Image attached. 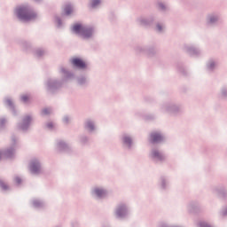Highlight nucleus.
<instances>
[{
  "instance_id": "nucleus-47",
  "label": "nucleus",
  "mask_w": 227,
  "mask_h": 227,
  "mask_svg": "<svg viewBox=\"0 0 227 227\" xmlns=\"http://www.w3.org/2000/svg\"><path fill=\"white\" fill-rule=\"evenodd\" d=\"M160 227H172V226L161 225Z\"/></svg>"
},
{
  "instance_id": "nucleus-6",
  "label": "nucleus",
  "mask_w": 227,
  "mask_h": 227,
  "mask_svg": "<svg viewBox=\"0 0 227 227\" xmlns=\"http://www.w3.org/2000/svg\"><path fill=\"white\" fill-rule=\"evenodd\" d=\"M130 212V209L129 207V205L125 202H121L116 205L114 210V215L116 219H125L126 217H129V214Z\"/></svg>"
},
{
  "instance_id": "nucleus-42",
  "label": "nucleus",
  "mask_w": 227,
  "mask_h": 227,
  "mask_svg": "<svg viewBox=\"0 0 227 227\" xmlns=\"http://www.w3.org/2000/svg\"><path fill=\"white\" fill-rule=\"evenodd\" d=\"M46 128L48 129V130H54V123L52 121L47 122Z\"/></svg>"
},
{
  "instance_id": "nucleus-19",
  "label": "nucleus",
  "mask_w": 227,
  "mask_h": 227,
  "mask_svg": "<svg viewBox=\"0 0 227 227\" xmlns=\"http://www.w3.org/2000/svg\"><path fill=\"white\" fill-rule=\"evenodd\" d=\"M211 192L213 194H215V196H218L219 198H226V189H224V186L222 185H216L211 187Z\"/></svg>"
},
{
  "instance_id": "nucleus-40",
  "label": "nucleus",
  "mask_w": 227,
  "mask_h": 227,
  "mask_svg": "<svg viewBox=\"0 0 227 227\" xmlns=\"http://www.w3.org/2000/svg\"><path fill=\"white\" fill-rule=\"evenodd\" d=\"M20 100L21 102H23L24 104H27V102H29V96L28 95H22L20 97Z\"/></svg>"
},
{
  "instance_id": "nucleus-43",
  "label": "nucleus",
  "mask_w": 227,
  "mask_h": 227,
  "mask_svg": "<svg viewBox=\"0 0 227 227\" xmlns=\"http://www.w3.org/2000/svg\"><path fill=\"white\" fill-rule=\"evenodd\" d=\"M14 182L18 185H20L22 184V178H20L19 176H17L14 177Z\"/></svg>"
},
{
  "instance_id": "nucleus-39",
  "label": "nucleus",
  "mask_w": 227,
  "mask_h": 227,
  "mask_svg": "<svg viewBox=\"0 0 227 227\" xmlns=\"http://www.w3.org/2000/svg\"><path fill=\"white\" fill-rule=\"evenodd\" d=\"M6 128V118H0V130H4Z\"/></svg>"
},
{
  "instance_id": "nucleus-4",
  "label": "nucleus",
  "mask_w": 227,
  "mask_h": 227,
  "mask_svg": "<svg viewBox=\"0 0 227 227\" xmlns=\"http://www.w3.org/2000/svg\"><path fill=\"white\" fill-rule=\"evenodd\" d=\"M161 113H168V114H179L184 111V106L175 102H165L160 106Z\"/></svg>"
},
{
  "instance_id": "nucleus-41",
  "label": "nucleus",
  "mask_w": 227,
  "mask_h": 227,
  "mask_svg": "<svg viewBox=\"0 0 227 227\" xmlns=\"http://www.w3.org/2000/svg\"><path fill=\"white\" fill-rule=\"evenodd\" d=\"M70 120H71L70 116L65 115V116L63 117V119H62V121H63V123H64L65 125H68V123H70Z\"/></svg>"
},
{
  "instance_id": "nucleus-15",
  "label": "nucleus",
  "mask_w": 227,
  "mask_h": 227,
  "mask_svg": "<svg viewBox=\"0 0 227 227\" xmlns=\"http://www.w3.org/2000/svg\"><path fill=\"white\" fill-rule=\"evenodd\" d=\"M184 51L190 56H201V50L194 44H184Z\"/></svg>"
},
{
  "instance_id": "nucleus-11",
  "label": "nucleus",
  "mask_w": 227,
  "mask_h": 227,
  "mask_svg": "<svg viewBox=\"0 0 227 227\" xmlns=\"http://www.w3.org/2000/svg\"><path fill=\"white\" fill-rule=\"evenodd\" d=\"M31 121H33V116L30 114L25 115L22 118L21 122L18 123V130H21V132H27L31 127Z\"/></svg>"
},
{
  "instance_id": "nucleus-20",
  "label": "nucleus",
  "mask_w": 227,
  "mask_h": 227,
  "mask_svg": "<svg viewBox=\"0 0 227 227\" xmlns=\"http://www.w3.org/2000/svg\"><path fill=\"white\" fill-rule=\"evenodd\" d=\"M4 104L12 111L13 116H17L19 113L17 112V109L15 108V104L13 103V100H12V98L10 97H5L4 98Z\"/></svg>"
},
{
  "instance_id": "nucleus-33",
  "label": "nucleus",
  "mask_w": 227,
  "mask_h": 227,
  "mask_svg": "<svg viewBox=\"0 0 227 227\" xmlns=\"http://www.w3.org/2000/svg\"><path fill=\"white\" fill-rule=\"evenodd\" d=\"M55 24H56L57 27H59V28L63 27V20H61V18L59 16L55 17Z\"/></svg>"
},
{
  "instance_id": "nucleus-5",
  "label": "nucleus",
  "mask_w": 227,
  "mask_h": 227,
  "mask_svg": "<svg viewBox=\"0 0 227 227\" xmlns=\"http://www.w3.org/2000/svg\"><path fill=\"white\" fill-rule=\"evenodd\" d=\"M149 158L154 164H162V162H166V154L160 147H152Z\"/></svg>"
},
{
  "instance_id": "nucleus-45",
  "label": "nucleus",
  "mask_w": 227,
  "mask_h": 227,
  "mask_svg": "<svg viewBox=\"0 0 227 227\" xmlns=\"http://www.w3.org/2000/svg\"><path fill=\"white\" fill-rule=\"evenodd\" d=\"M153 118H155L153 115H152L151 117H146V120H153Z\"/></svg>"
},
{
  "instance_id": "nucleus-35",
  "label": "nucleus",
  "mask_w": 227,
  "mask_h": 227,
  "mask_svg": "<svg viewBox=\"0 0 227 227\" xmlns=\"http://www.w3.org/2000/svg\"><path fill=\"white\" fill-rule=\"evenodd\" d=\"M20 43L23 51H27V49H30L31 47V43H27V41H21Z\"/></svg>"
},
{
  "instance_id": "nucleus-18",
  "label": "nucleus",
  "mask_w": 227,
  "mask_h": 227,
  "mask_svg": "<svg viewBox=\"0 0 227 227\" xmlns=\"http://www.w3.org/2000/svg\"><path fill=\"white\" fill-rule=\"evenodd\" d=\"M71 64L73 67H74V68H77L78 70L88 69V64H86L82 59L74 58L71 59Z\"/></svg>"
},
{
  "instance_id": "nucleus-13",
  "label": "nucleus",
  "mask_w": 227,
  "mask_h": 227,
  "mask_svg": "<svg viewBox=\"0 0 227 227\" xmlns=\"http://www.w3.org/2000/svg\"><path fill=\"white\" fill-rule=\"evenodd\" d=\"M164 139V134L160 131H153L149 136V143L151 145H160V143H163Z\"/></svg>"
},
{
  "instance_id": "nucleus-14",
  "label": "nucleus",
  "mask_w": 227,
  "mask_h": 227,
  "mask_svg": "<svg viewBox=\"0 0 227 227\" xmlns=\"http://www.w3.org/2000/svg\"><path fill=\"white\" fill-rule=\"evenodd\" d=\"M29 171L31 175H40L42 173V163L36 159L31 160L29 163Z\"/></svg>"
},
{
  "instance_id": "nucleus-27",
  "label": "nucleus",
  "mask_w": 227,
  "mask_h": 227,
  "mask_svg": "<svg viewBox=\"0 0 227 227\" xmlns=\"http://www.w3.org/2000/svg\"><path fill=\"white\" fill-rule=\"evenodd\" d=\"M198 208H200V203H198L196 201H192L188 204V210L190 212H196V210H198Z\"/></svg>"
},
{
  "instance_id": "nucleus-32",
  "label": "nucleus",
  "mask_w": 227,
  "mask_h": 227,
  "mask_svg": "<svg viewBox=\"0 0 227 227\" xmlns=\"http://www.w3.org/2000/svg\"><path fill=\"white\" fill-rule=\"evenodd\" d=\"M34 53H35V56H36V58H42V56L45 54V50L42 48H37L34 51Z\"/></svg>"
},
{
  "instance_id": "nucleus-44",
  "label": "nucleus",
  "mask_w": 227,
  "mask_h": 227,
  "mask_svg": "<svg viewBox=\"0 0 227 227\" xmlns=\"http://www.w3.org/2000/svg\"><path fill=\"white\" fill-rule=\"evenodd\" d=\"M221 215H223V217H225V215H227V207L223 208L221 210L220 212Z\"/></svg>"
},
{
  "instance_id": "nucleus-16",
  "label": "nucleus",
  "mask_w": 227,
  "mask_h": 227,
  "mask_svg": "<svg viewBox=\"0 0 227 227\" xmlns=\"http://www.w3.org/2000/svg\"><path fill=\"white\" fill-rule=\"evenodd\" d=\"M137 54H145L146 56H153L155 54V48L153 46H137L136 48Z\"/></svg>"
},
{
  "instance_id": "nucleus-38",
  "label": "nucleus",
  "mask_w": 227,
  "mask_h": 227,
  "mask_svg": "<svg viewBox=\"0 0 227 227\" xmlns=\"http://www.w3.org/2000/svg\"><path fill=\"white\" fill-rule=\"evenodd\" d=\"M52 113V109L51 108H43L41 111V116H48V114H51Z\"/></svg>"
},
{
  "instance_id": "nucleus-17",
  "label": "nucleus",
  "mask_w": 227,
  "mask_h": 227,
  "mask_svg": "<svg viewBox=\"0 0 227 227\" xmlns=\"http://www.w3.org/2000/svg\"><path fill=\"white\" fill-rule=\"evenodd\" d=\"M219 67V60L217 59H210L206 64V70L208 74H214Z\"/></svg>"
},
{
  "instance_id": "nucleus-21",
  "label": "nucleus",
  "mask_w": 227,
  "mask_h": 227,
  "mask_svg": "<svg viewBox=\"0 0 227 227\" xmlns=\"http://www.w3.org/2000/svg\"><path fill=\"white\" fill-rule=\"evenodd\" d=\"M56 149L58 150V152H65L67 153L70 152V146L68 145V144H67L65 140H61V139L57 140Z\"/></svg>"
},
{
  "instance_id": "nucleus-29",
  "label": "nucleus",
  "mask_w": 227,
  "mask_h": 227,
  "mask_svg": "<svg viewBox=\"0 0 227 227\" xmlns=\"http://www.w3.org/2000/svg\"><path fill=\"white\" fill-rule=\"evenodd\" d=\"M100 4H102V0H90L89 3V7H90L92 10H95L100 6Z\"/></svg>"
},
{
  "instance_id": "nucleus-28",
  "label": "nucleus",
  "mask_w": 227,
  "mask_h": 227,
  "mask_svg": "<svg viewBox=\"0 0 227 227\" xmlns=\"http://www.w3.org/2000/svg\"><path fill=\"white\" fill-rule=\"evenodd\" d=\"M79 142L82 145V146H86L90 145V137L86 135H82L79 137Z\"/></svg>"
},
{
  "instance_id": "nucleus-34",
  "label": "nucleus",
  "mask_w": 227,
  "mask_h": 227,
  "mask_svg": "<svg viewBox=\"0 0 227 227\" xmlns=\"http://www.w3.org/2000/svg\"><path fill=\"white\" fill-rule=\"evenodd\" d=\"M177 71L183 75H187V71L185 70V67L182 64L177 65Z\"/></svg>"
},
{
  "instance_id": "nucleus-36",
  "label": "nucleus",
  "mask_w": 227,
  "mask_h": 227,
  "mask_svg": "<svg viewBox=\"0 0 227 227\" xmlns=\"http://www.w3.org/2000/svg\"><path fill=\"white\" fill-rule=\"evenodd\" d=\"M221 98H227V86L222 87L220 90Z\"/></svg>"
},
{
  "instance_id": "nucleus-30",
  "label": "nucleus",
  "mask_w": 227,
  "mask_h": 227,
  "mask_svg": "<svg viewBox=\"0 0 227 227\" xmlns=\"http://www.w3.org/2000/svg\"><path fill=\"white\" fill-rule=\"evenodd\" d=\"M157 8L160 12H168L169 10V5L162 2L157 4Z\"/></svg>"
},
{
  "instance_id": "nucleus-22",
  "label": "nucleus",
  "mask_w": 227,
  "mask_h": 227,
  "mask_svg": "<svg viewBox=\"0 0 227 227\" xmlns=\"http://www.w3.org/2000/svg\"><path fill=\"white\" fill-rule=\"evenodd\" d=\"M84 129L90 134H93L95 130H97V125L95 124V121L91 119H88L84 123Z\"/></svg>"
},
{
  "instance_id": "nucleus-24",
  "label": "nucleus",
  "mask_w": 227,
  "mask_h": 227,
  "mask_svg": "<svg viewBox=\"0 0 227 227\" xmlns=\"http://www.w3.org/2000/svg\"><path fill=\"white\" fill-rule=\"evenodd\" d=\"M76 82L78 86L86 87L90 84V79L86 75H80L76 78Z\"/></svg>"
},
{
  "instance_id": "nucleus-10",
  "label": "nucleus",
  "mask_w": 227,
  "mask_h": 227,
  "mask_svg": "<svg viewBox=\"0 0 227 227\" xmlns=\"http://www.w3.org/2000/svg\"><path fill=\"white\" fill-rule=\"evenodd\" d=\"M221 20V13L218 12H209L206 17V24L209 27H214L216 24H219Z\"/></svg>"
},
{
  "instance_id": "nucleus-46",
  "label": "nucleus",
  "mask_w": 227,
  "mask_h": 227,
  "mask_svg": "<svg viewBox=\"0 0 227 227\" xmlns=\"http://www.w3.org/2000/svg\"><path fill=\"white\" fill-rule=\"evenodd\" d=\"M35 3H42V0H35Z\"/></svg>"
},
{
  "instance_id": "nucleus-1",
  "label": "nucleus",
  "mask_w": 227,
  "mask_h": 227,
  "mask_svg": "<svg viewBox=\"0 0 227 227\" xmlns=\"http://www.w3.org/2000/svg\"><path fill=\"white\" fill-rule=\"evenodd\" d=\"M60 74H62V80H58L54 78H50L46 82L47 90L50 93H54L58 91L59 88L63 86V82L67 81H72V79H75V74L74 71H70L64 67H60Z\"/></svg>"
},
{
  "instance_id": "nucleus-2",
  "label": "nucleus",
  "mask_w": 227,
  "mask_h": 227,
  "mask_svg": "<svg viewBox=\"0 0 227 227\" xmlns=\"http://www.w3.org/2000/svg\"><path fill=\"white\" fill-rule=\"evenodd\" d=\"M14 13L21 22H31V20L36 19V12L29 4L18 5L14 10Z\"/></svg>"
},
{
  "instance_id": "nucleus-8",
  "label": "nucleus",
  "mask_w": 227,
  "mask_h": 227,
  "mask_svg": "<svg viewBox=\"0 0 227 227\" xmlns=\"http://www.w3.org/2000/svg\"><path fill=\"white\" fill-rule=\"evenodd\" d=\"M17 141L18 138L15 136L12 137V145L5 150L2 151L3 157L5 159H14L15 158V152L17 150Z\"/></svg>"
},
{
  "instance_id": "nucleus-7",
  "label": "nucleus",
  "mask_w": 227,
  "mask_h": 227,
  "mask_svg": "<svg viewBox=\"0 0 227 227\" xmlns=\"http://www.w3.org/2000/svg\"><path fill=\"white\" fill-rule=\"evenodd\" d=\"M121 146L127 152H132L134 150V137L129 133H123L121 136Z\"/></svg>"
},
{
  "instance_id": "nucleus-3",
  "label": "nucleus",
  "mask_w": 227,
  "mask_h": 227,
  "mask_svg": "<svg viewBox=\"0 0 227 227\" xmlns=\"http://www.w3.org/2000/svg\"><path fill=\"white\" fill-rule=\"evenodd\" d=\"M74 35L81 36L82 40H91L95 36V27L82 23H75L72 27Z\"/></svg>"
},
{
  "instance_id": "nucleus-9",
  "label": "nucleus",
  "mask_w": 227,
  "mask_h": 227,
  "mask_svg": "<svg viewBox=\"0 0 227 227\" xmlns=\"http://www.w3.org/2000/svg\"><path fill=\"white\" fill-rule=\"evenodd\" d=\"M90 194L94 200L99 201L100 200H106L109 192H107V189L103 186H96L91 189Z\"/></svg>"
},
{
  "instance_id": "nucleus-37",
  "label": "nucleus",
  "mask_w": 227,
  "mask_h": 227,
  "mask_svg": "<svg viewBox=\"0 0 227 227\" xmlns=\"http://www.w3.org/2000/svg\"><path fill=\"white\" fill-rule=\"evenodd\" d=\"M0 188L2 189V191H8L10 189V186H8L3 179H0Z\"/></svg>"
},
{
  "instance_id": "nucleus-12",
  "label": "nucleus",
  "mask_w": 227,
  "mask_h": 227,
  "mask_svg": "<svg viewBox=\"0 0 227 227\" xmlns=\"http://www.w3.org/2000/svg\"><path fill=\"white\" fill-rule=\"evenodd\" d=\"M170 180L168 176H160L158 180V187L161 192H168L170 187Z\"/></svg>"
},
{
  "instance_id": "nucleus-23",
  "label": "nucleus",
  "mask_w": 227,
  "mask_h": 227,
  "mask_svg": "<svg viewBox=\"0 0 227 227\" xmlns=\"http://www.w3.org/2000/svg\"><path fill=\"white\" fill-rule=\"evenodd\" d=\"M155 20V18L153 16H150L148 18L145 17H139L137 18V21L141 24V26H152Z\"/></svg>"
},
{
  "instance_id": "nucleus-26",
  "label": "nucleus",
  "mask_w": 227,
  "mask_h": 227,
  "mask_svg": "<svg viewBox=\"0 0 227 227\" xmlns=\"http://www.w3.org/2000/svg\"><path fill=\"white\" fill-rule=\"evenodd\" d=\"M74 13V7L72 6V4H67L64 6V15L67 17L72 15Z\"/></svg>"
},
{
  "instance_id": "nucleus-25",
  "label": "nucleus",
  "mask_w": 227,
  "mask_h": 227,
  "mask_svg": "<svg viewBox=\"0 0 227 227\" xmlns=\"http://www.w3.org/2000/svg\"><path fill=\"white\" fill-rule=\"evenodd\" d=\"M31 203L34 208H43L45 207V201L40 199H34Z\"/></svg>"
},
{
  "instance_id": "nucleus-31",
  "label": "nucleus",
  "mask_w": 227,
  "mask_h": 227,
  "mask_svg": "<svg viewBox=\"0 0 227 227\" xmlns=\"http://www.w3.org/2000/svg\"><path fill=\"white\" fill-rule=\"evenodd\" d=\"M156 33L162 34L164 31H166V26L162 23H157L155 27Z\"/></svg>"
}]
</instances>
